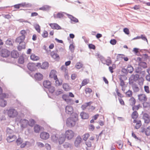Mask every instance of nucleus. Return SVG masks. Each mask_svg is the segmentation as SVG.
I'll return each instance as SVG.
<instances>
[{"instance_id": "obj_1", "label": "nucleus", "mask_w": 150, "mask_h": 150, "mask_svg": "<svg viewBox=\"0 0 150 150\" xmlns=\"http://www.w3.org/2000/svg\"><path fill=\"white\" fill-rule=\"evenodd\" d=\"M78 115L76 113H74L72 116L68 118L66 120V125L69 127H74L76 124Z\"/></svg>"}, {"instance_id": "obj_2", "label": "nucleus", "mask_w": 150, "mask_h": 150, "mask_svg": "<svg viewBox=\"0 0 150 150\" xmlns=\"http://www.w3.org/2000/svg\"><path fill=\"white\" fill-rule=\"evenodd\" d=\"M20 33L21 35L16 38V42L19 44L22 43L24 44L25 43L24 42V41L25 38L26 32L25 30H22L20 31Z\"/></svg>"}, {"instance_id": "obj_3", "label": "nucleus", "mask_w": 150, "mask_h": 150, "mask_svg": "<svg viewBox=\"0 0 150 150\" xmlns=\"http://www.w3.org/2000/svg\"><path fill=\"white\" fill-rule=\"evenodd\" d=\"M7 115L8 117L10 118H14L18 115L17 111L14 108H10L7 110Z\"/></svg>"}, {"instance_id": "obj_4", "label": "nucleus", "mask_w": 150, "mask_h": 150, "mask_svg": "<svg viewBox=\"0 0 150 150\" xmlns=\"http://www.w3.org/2000/svg\"><path fill=\"white\" fill-rule=\"evenodd\" d=\"M74 135V133L72 130H68L66 131L65 136L67 139L70 140L73 138Z\"/></svg>"}, {"instance_id": "obj_5", "label": "nucleus", "mask_w": 150, "mask_h": 150, "mask_svg": "<svg viewBox=\"0 0 150 150\" xmlns=\"http://www.w3.org/2000/svg\"><path fill=\"white\" fill-rule=\"evenodd\" d=\"M139 76L138 74L132 75L129 78V83L131 84L133 83L134 81H136L138 80Z\"/></svg>"}, {"instance_id": "obj_6", "label": "nucleus", "mask_w": 150, "mask_h": 150, "mask_svg": "<svg viewBox=\"0 0 150 150\" xmlns=\"http://www.w3.org/2000/svg\"><path fill=\"white\" fill-rule=\"evenodd\" d=\"M19 122L21 124V127L24 128H26L27 127L29 121L25 119H21L20 120Z\"/></svg>"}, {"instance_id": "obj_7", "label": "nucleus", "mask_w": 150, "mask_h": 150, "mask_svg": "<svg viewBox=\"0 0 150 150\" xmlns=\"http://www.w3.org/2000/svg\"><path fill=\"white\" fill-rule=\"evenodd\" d=\"M27 67L31 71H35L36 69V64L33 63H29L28 64Z\"/></svg>"}, {"instance_id": "obj_8", "label": "nucleus", "mask_w": 150, "mask_h": 150, "mask_svg": "<svg viewBox=\"0 0 150 150\" xmlns=\"http://www.w3.org/2000/svg\"><path fill=\"white\" fill-rule=\"evenodd\" d=\"M10 52L8 50L4 49L2 50L1 52V56L4 57H7L10 54Z\"/></svg>"}, {"instance_id": "obj_9", "label": "nucleus", "mask_w": 150, "mask_h": 150, "mask_svg": "<svg viewBox=\"0 0 150 150\" xmlns=\"http://www.w3.org/2000/svg\"><path fill=\"white\" fill-rule=\"evenodd\" d=\"M82 139L80 136H78L76 138L74 142V144L76 147H78L79 146L80 144L81 143Z\"/></svg>"}, {"instance_id": "obj_10", "label": "nucleus", "mask_w": 150, "mask_h": 150, "mask_svg": "<svg viewBox=\"0 0 150 150\" xmlns=\"http://www.w3.org/2000/svg\"><path fill=\"white\" fill-rule=\"evenodd\" d=\"M138 99L140 102H145L147 100L146 96L145 94H140L138 95Z\"/></svg>"}, {"instance_id": "obj_11", "label": "nucleus", "mask_w": 150, "mask_h": 150, "mask_svg": "<svg viewBox=\"0 0 150 150\" xmlns=\"http://www.w3.org/2000/svg\"><path fill=\"white\" fill-rule=\"evenodd\" d=\"M73 107L70 105H67L65 108V112L69 115L73 113Z\"/></svg>"}, {"instance_id": "obj_12", "label": "nucleus", "mask_w": 150, "mask_h": 150, "mask_svg": "<svg viewBox=\"0 0 150 150\" xmlns=\"http://www.w3.org/2000/svg\"><path fill=\"white\" fill-rule=\"evenodd\" d=\"M6 140L8 142H11L14 141L16 138V136L15 135H10L6 136Z\"/></svg>"}, {"instance_id": "obj_13", "label": "nucleus", "mask_w": 150, "mask_h": 150, "mask_svg": "<svg viewBox=\"0 0 150 150\" xmlns=\"http://www.w3.org/2000/svg\"><path fill=\"white\" fill-rule=\"evenodd\" d=\"M142 117L144 120V122L145 123L148 124L149 123L150 120V118L148 114L146 113H144Z\"/></svg>"}, {"instance_id": "obj_14", "label": "nucleus", "mask_w": 150, "mask_h": 150, "mask_svg": "<svg viewBox=\"0 0 150 150\" xmlns=\"http://www.w3.org/2000/svg\"><path fill=\"white\" fill-rule=\"evenodd\" d=\"M49 134L46 132H42L40 134V137L43 139H47L49 137Z\"/></svg>"}, {"instance_id": "obj_15", "label": "nucleus", "mask_w": 150, "mask_h": 150, "mask_svg": "<svg viewBox=\"0 0 150 150\" xmlns=\"http://www.w3.org/2000/svg\"><path fill=\"white\" fill-rule=\"evenodd\" d=\"M59 137L58 134H53L51 136V139L54 142L57 143L58 142Z\"/></svg>"}, {"instance_id": "obj_16", "label": "nucleus", "mask_w": 150, "mask_h": 150, "mask_svg": "<svg viewBox=\"0 0 150 150\" xmlns=\"http://www.w3.org/2000/svg\"><path fill=\"white\" fill-rule=\"evenodd\" d=\"M65 14H66L68 17L71 20V21H72L75 23H77L79 22L78 20L73 16L72 15L69 14H67L66 13H64Z\"/></svg>"}, {"instance_id": "obj_17", "label": "nucleus", "mask_w": 150, "mask_h": 150, "mask_svg": "<svg viewBox=\"0 0 150 150\" xmlns=\"http://www.w3.org/2000/svg\"><path fill=\"white\" fill-rule=\"evenodd\" d=\"M49 25L52 29H54L59 30L62 29L61 27L56 23H50Z\"/></svg>"}, {"instance_id": "obj_18", "label": "nucleus", "mask_w": 150, "mask_h": 150, "mask_svg": "<svg viewBox=\"0 0 150 150\" xmlns=\"http://www.w3.org/2000/svg\"><path fill=\"white\" fill-rule=\"evenodd\" d=\"M65 137L64 135L62 134L59 136L58 138V142L59 144H63L65 140Z\"/></svg>"}, {"instance_id": "obj_19", "label": "nucleus", "mask_w": 150, "mask_h": 150, "mask_svg": "<svg viewBox=\"0 0 150 150\" xmlns=\"http://www.w3.org/2000/svg\"><path fill=\"white\" fill-rule=\"evenodd\" d=\"M56 71L54 70H52L51 71L50 75L49 77L50 78H53L54 79H57V76L55 74Z\"/></svg>"}, {"instance_id": "obj_20", "label": "nucleus", "mask_w": 150, "mask_h": 150, "mask_svg": "<svg viewBox=\"0 0 150 150\" xmlns=\"http://www.w3.org/2000/svg\"><path fill=\"white\" fill-rule=\"evenodd\" d=\"M65 12H60L58 13L57 15L54 14L53 16L54 18H63L64 16V14H65Z\"/></svg>"}, {"instance_id": "obj_21", "label": "nucleus", "mask_w": 150, "mask_h": 150, "mask_svg": "<svg viewBox=\"0 0 150 150\" xmlns=\"http://www.w3.org/2000/svg\"><path fill=\"white\" fill-rule=\"evenodd\" d=\"M34 76L35 79L37 80L41 81L43 79L42 75L39 73H36Z\"/></svg>"}, {"instance_id": "obj_22", "label": "nucleus", "mask_w": 150, "mask_h": 150, "mask_svg": "<svg viewBox=\"0 0 150 150\" xmlns=\"http://www.w3.org/2000/svg\"><path fill=\"white\" fill-rule=\"evenodd\" d=\"M50 55L54 59H59V56L54 51L51 52L50 53Z\"/></svg>"}, {"instance_id": "obj_23", "label": "nucleus", "mask_w": 150, "mask_h": 150, "mask_svg": "<svg viewBox=\"0 0 150 150\" xmlns=\"http://www.w3.org/2000/svg\"><path fill=\"white\" fill-rule=\"evenodd\" d=\"M43 85L44 87L47 89L49 88L51 85V83L50 81H45L43 82Z\"/></svg>"}, {"instance_id": "obj_24", "label": "nucleus", "mask_w": 150, "mask_h": 150, "mask_svg": "<svg viewBox=\"0 0 150 150\" xmlns=\"http://www.w3.org/2000/svg\"><path fill=\"white\" fill-rule=\"evenodd\" d=\"M7 104L6 100L3 99H0V106L2 107H5Z\"/></svg>"}, {"instance_id": "obj_25", "label": "nucleus", "mask_w": 150, "mask_h": 150, "mask_svg": "<svg viewBox=\"0 0 150 150\" xmlns=\"http://www.w3.org/2000/svg\"><path fill=\"white\" fill-rule=\"evenodd\" d=\"M80 115L81 118L83 119H87L89 117L87 113L84 112H81Z\"/></svg>"}, {"instance_id": "obj_26", "label": "nucleus", "mask_w": 150, "mask_h": 150, "mask_svg": "<svg viewBox=\"0 0 150 150\" xmlns=\"http://www.w3.org/2000/svg\"><path fill=\"white\" fill-rule=\"evenodd\" d=\"M129 101V104L132 106L134 105L136 102L135 99L133 97H132L130 98Z\"/></svg>"}, {"instance_id": "obj_27", "label": "nucleus", "mask_w": 150, "mask_h": 150, "mask_svg": "<svg viewBox=\"0 0 150 150\" xmlns=\"http://www.w3.org/2000/svg\"><path fill=\"white\" fill-rule=\"evenodd\" d=\"M11 56L12 57L17 58L19 56V54L17 51L13 50L11 52Z\"/></svg>"}, {"instance_id": "obj_28", "label": "nucleus", "mask_w": 150, "mask_h": 150, "mask_svg": "<svg viewBox=\"0 0 150 150\" xmlns=\"http://www.w3.org/2000/svg\"><path fill=\"white\" fill-rule=\"evenodd\" d=\"M55 80V85L56 86H59L61 85L62 84V81L61 79H54Z\"/></svg>"}, {"instance_id": "obj_29", "label": "nucleus", "mask_w": 150, "mask_h": 150, "mask_svg": "<svg viewBox=\"0 0 150 150\" xmlns=\"http://www.w3.org/2000/svg\"><path fill=\"white\" fill-rule=\"evenodd\" d=\"M132 88L134 92H138L139 90V88L137 85L135 84H134L132 85Z\"/></svg>"}, {"instance_id": "obj_30", "label": "nucleus", "mask_w": 150, "mask_h": 150, "mask_svg": "<svg viewBox=\"0 0 150 150\" xmlns=\"http://www.w3.org/2000/svg\"><path fill=\"white\" fill-rule=\"evenodd\" d=\"M6 136L12 135L13 132V130L9 127H7L6 129Z\"/></svg>"}, {"instance_id": "obj_31", "label": "nucleus", "mask_w": 150, "mask_h": 150, "mask_svg": "<svg viewBox=\"0 0 150 150\" xmlns=\"http://www.w3.org/2000/svg\"><path fill=\"white\" fill-rule=\"evenodd\" d=\"M31 60L33 61H37L39 59V57L38 56H36L35 54H32L30 57Z\"/></svg>"}, {"instance_id": "obj_32", "label": "nucleus", "mask_w": 150, "mask_h": 150, "mask_svg": "<svg viewBox=\"0 0 150 150\" xmlns=\"http://www.w3.org/2000/svg\"><path fill=\"white\" fill-rule=\"evenodd\" d=\"M48 65L49 64L48 62H45L42 63L41 66V68L42 69H46L48 67Z\"/></svg>"}, {"instance_id": "obj_33", "label": "nucleus", "mask_w": 150, "mask_h": 150, "mask_svg": "<svg viewBox=\"0 0 150 150\" xmlns=\"http://www.w3.org/2000/svg\"><path fill=\"white\" fill-rule=\"evenodd\" d=\"M34 131L36 133H38L41 129V127L38 125H36L34 128Z\"/></svg>"}, {"instance_id": "obj_34", "label": "nucleus", "mask_w": 150, "mask_h": 150, "mask_svg": "<svg viewBox=\"0 0 150 150\" xmlns=\"http://www.w3.org/2000/svg\"><path fill=\"white\" fill-rule=\"evenodd\" d=\"M138 114L136 111H134L132 114V117L133 119H136L138 116Z\"/></svg>"}, {"instance_id": "obj_35", "label": "nucleus", "mask_w": 150, "mask_h": 150, "mask_svg": "<svg viewBox=\"0 0 150 150\" xmlns=\"http://www.w3.org/2000/svg\"><path fill=\"white\" fill-rule=\"evenodd\" d=\"M127 69L128 72L130 73H132L134 71L133 67L130 65H129L127 66Z\"/></svg>"}, {"instance_id": "obj_36", "label": "nucleus", "mask_w": 150, "mask_h": 150, "mask_svg": "<svg viewBox=\"0 0 150 150\" xmlns=\"http://www.w3.org/2000/svg\"><path fill=\"white\" fill-rule=\"evenodd\" d=\"M83 65L81 62H77L75 65V67L77 69H80L83 67Z\"/></svg>"}, {"instance_id": "obj_37", "label": "nucleus", "mask_w": 150, "mask_h": 150, "mask_svg": "<svg viewBox=\"0 0 150 150\" xmlns=\"http://www.w3.org/2000/svg\"><path fill=\"white\" fill-rule=\"evenodd\" d=\"M8 94L6 93H1L0 94V99L8 98Z\"/></svg>"}, {"instance_id": "obj_38", "label": "nucleus", "mask_w": 150, "mask_h": 150, "mask_svg": "<svg viewBox=\"0 0 150 150\" xmlns=\"http://www.w3.org/2000/svg\"><path fill=\"white\" fill-rule=\"evenodd\" d=\"M112 62L110 59H106L105 60V61L104 62V63H103L104 64H106L108 66L110 65L111 64Z\"/></svg>"}, {"instance_id": "obj_39", "label": "nucleus", "mask_w": 150, "mask_h": 150, "mask_svg": "<svg viewBox=\"0 0 150 150\" xmlns=\"http://www.w3.org/2000/svg\"><path fill=\"white\" fill-rule=\"evenodd\" d=\"M47 89L49 92L52 94L55 91V88L52 86H50V87Z\"/></svg>"}, {"instance_id": "obj_40", "label": "nucleus", "mask_w": 150, "mask_h": 150, "mask_svg": "<svg viewBox=\"0 0 150 150\" xmlns=\"http://www.w3.org/2000/svg\"><path fill=\"white\" fill-rule=\"evenodd\" d=\"M126 96L128 97H132V91L129 90L125 93Z\"/></svg>"}, {"instance_id": "obj_41", "label": "nucleus", "mask_w": 150, "mask_h": 150, "mask_svg": "<svg viewBox=\"0 0 150 150\" xmlns=\"http://www.w3.org/2000/svg\"><path fill=\"white\" fill-rule=\"evenodd\" d=\"M139 66L143 67V68H145L147 67V64L145 62H140L139 63Z\"/></svg>"}, {"instance_id": "obj_42", "label": "nucleus", "mask_w": 150, "mask_h": 150, "mask_svg": "<svg viewBox=\"0 0 150 150\" xmlns=\"http://www.w3.org/2000/svg\"><path fill=\"white\" fill-rule=\"evenodd\" d=\"M62 86L63 89L65 91H68L69 88L68 85L66 83H64L63 84Z\"/></svg>"}, {"instance_id": "obj_43", "label": "nucleus", "mask_w": 150, "mask_h": 150, "mask_svg": "<svg viewBox=\"0 0 150 150\" xmlns=\"http://www.w3.org/2000/svg\"><path fill=\"white\" fill-rule=\"evenodd\" d=\"M18 62L19 63L22 64L24 62V58L23 56H21L18 58Z\"/></svg>"}, {"instance_id": "obj_44", "label": "nucleus", "mask_w": 150, "mask_h": 150, "mask_svg": "<svg viewBox=\"0 0 150 150\" xmlns=\"http://www.w3.org/2000/svg\"><path fill=\"white\" fill-rule=\"evenodd\" d=\"M50 7L48 5H45L39 8L40 10L43 11H47L48 10Z\"/></svg>"}, {"instance_id": "obj_45", "label": "nucleus", "mask_w": 150, "mask_h": 150, "mask_svg": "<svg viewBox=\"0 0 150 150\" xmlns=\"http://www.w3.org/2000/svg\"><path fill=\"white\" fill-rule=\"evenodd\" d=\"M34 28L38 33H40V27L38 24H36L35 25H34Z\"/></svg>"}, {"instance_id": "obj_46", "label": "nucleus", "mask_w": 150, "mask_h": 150, "mask_svg": "<svg viewBox=\"0 0 150 150\" xmlns=\"http://www.w3.org/2000/svg\"><path fill=\"white\" fill-rule=\"evenodd\" d=\"M145 134L147 136L150 135V127L149 126L146 129Z\"/></svg>"}, {"instance_id": "obj_47", "label": "nucleus", "mask_w": 150, "mask_h": 150, "mask_svg": "<svg viewBox=\"0 0 150 150\" xmlns=\"http://www.w3.org/2000/svg\"><path fill=\"white\" fill-rule=\"evenodd\" d=\"M35 124V120L32 119H30L29 120L28 125L30 127H33Z\"/></svg>"}, {"instance_id": "obj_48", "label": "nucleus", "mask_w": 150, "mask_h": 150, "mask_svg": "<svg viewBox=\"0 0 150 150\" xmlns=\"http://www.w3.org/2000/svg\"><path fill=\"white\" fill-rule=\"evenodd\" d=\"M23 142V139L21 138H18L16 141L17 145H18L21 144Z\"/></svg>"}, {"instance_id": "obj_49", "label": "nucleus", "mask_w": 150, "mask_h": 150, "mask_svg": "<svg viewBox=\"0 0 150 150\" xmlns=\"http://www.w3.org/2000/svg\"><path fill=\"white\" fill-rule=\"evenodd\" d=\"M141 125V121L140 120H139L136 123L135 126V128L136 129H138L140 128Z\"/></svg>"}, {"instance_id": "obj_50", "label": "nucleus", "mask_w": 150, "mask_h": 150, "mask_svg": "<svg viewBox=\"0 0 150 150\" xmlns=\"http://www.w3.org/2000/svg\"><path fill=\"white\" fill-rule=\"evenodd\" d=\"M89 80L88 79H85L83 80L81 84L82 86H83L87 84L89 82Z\"/></svg>"}, {"instance_id": "obj_51", "label": "nucleus", "mask_w": 150, "mask_h": 150, "mask_svg": "<svg viewBox=\"0 0 150 150\" xmlns=\"http://www.w3.org/2000/svg\"><path fill=\"white\" fill-rule=\"evenodd\" d=\"M89 136L90 135L88 133L86 134H84L83 136V139L84 141H86L87 139L89 137Z\"/></svg>"}, {"instance_id": "obj_52", "label": "nucleus", "mask_w": 150, "mask_h": 150, "mask_svg": "<svg viewBox=\"0 0 150 150\" xmlns=\"http://www.w3.org/2000/svg\"><path fill=\"white\" fill-rule=\"evenodd\" d=\"M124 55L122 54H118L117 56V60H121L123 58V57Z\"/></svg>"}, {"instance_id": "obj_53", "label": "nucleus", "mask_w": 150, "mask_h": 150, "mask_svg": "<svg viewBox=\"0 0 150 150\" xmlns=\"http://www.w3.org/2000/svg\"><path fill=\"white\" fill-rule=\"evenodd\" d=\"M98 58L100 59L101 61V62L102 63H104V62L105 61V59L104 57H103V56L100 55H98Z\"/></svg>"}, {"instance_id": "obj_54", "label": "nucleus", "mask_w": 150, "mask_h": 150, "mask_svg": "<svg viewBox=\"0 0 150 150\" xmlns=\"http://www.w3.org/2000/svg\"><path fill=\"white\" fill-rule=\"evenodd\" d=\"M63 146L64 148H70L71 146V145L69 143L66 142L63 145Z\"/></svg>"}, {"instance_id": "obj_55", "label": "nucleus", "mask_w": 150, "mask_h": 150, "mask_svg": "<svg viewBox=\"0 0 150 150\" xmlns=\"http://www.w3.org/2000/svg\"><path fill=\"white\" fill-rule=\"evenodd\" d=\"M69 49L71 52H73L74 50V47L73 44H71L69 46Z\"/></svg>"}, {"instance_id": "obj_56", "label": "nucleus", "mask_w": 150, "mask_h": 150, "mask_svg": "<svg viewBox=\"0 0 150 150\" xmlns=\"http://www.w3.org/2000/svg\"><path fill=\"white\" fill-rule=\"evenodd\" d=\"M48 33L46 30H44L43 33L42 34V36L44 38H46L48 37Z\"/></svg>"}, {"instance_id": "obj_57", "label": "nucleus", "mask_w": 150, "mask_h": 150, "mask_svg": "<svg viewBox=\"0 0 150 150\" xmlns=\"http://www.w3.org/2000/svg\"><path fill=\"white\" fill-rule=\"evenodd\" d=\"M140 106V105L139 104L137 105H134L132 106V109L133 110L136 111V110H137L139 109V107Z\"/></svg>"}, {"instance_id": "obj_58", "label": "nucleus", "mask_w": 150, "mask_h": 150, "mask_svg": "<svg viewBox=\"0 0 150 150\" xmlns=\"http://www.w3.org/2000/svg\"><path fill=\"white\" fill-rule=\"evenodd\" d=\"M30 144V142L28 141H26L25 143L21 144V148H24L27 144Z\"/></svg>"}, {"instance_id": "obj_59", "label": "nucleus", "mask_w": 150, "mask_h": 150, "mask_svg": "<svg viewBox=\"0 0 150 150\" xmlns=\"http://www.w3.org/2000/svg\"><path fill=\"white\" fill-rule=\"evenodd\" d=\"M140 38L142 39V40H143L144 41H146L147 43H148V40H147V39L145 37V35H141V36H140Z\"/></svg>"}, {"instance_id": "obj_60", "label": "nucleus", "mask_w": 150, "mask_h": 150, "mask_svg": "<svg viewBox=\"0 0 150 150\" xmlns=\"http://www.w3.org/2000/svg\"><path fill=\"white\" fill-rule=\"evenodd\" d=\"M37 146L39 147H43L44 146V144L42 143L37 142L36 143Z\"/></svg>"}, {"instance_id": "obj_61", "label": "nucleus", "mask_w": 150, "mask_h": 150, "mask_svg": "<svg viewBox=\"0 0 150 150\" xmlns=\"http://www.w3.org/2000/svg\"><path fill=\"white\" fill-rule=\"evenodd\" d=\"M85 92L86 94H90L92 92V90L90 88H87L85 89Z\"/></svg>"}, {"instance_id": "obj_62", "label": "nucleus", "mask_w": 150, "mask_h": 150, "mask_svg": "<svg viewBox=\"0 0 150 150\" xmlns=\"http://www.w3.org/2000/svg\"><path fill=\"white\" fill-rule=\"evenodd\" d=\"M138 80L139 82V85H141L143 84L144 79L143 78H139Z\"/></svg>"}, {"instance_id": "obj_63", "label": "nucleus", "mask_w": 150, "mask_h": 150, "mask_svg": "<svg viewBox=\"0 0 150 150\" xmlns=\"http://www.w3.org/2000/svg\"><path fill=\"white\" fill-rule=\"evenodd\" d=\"M116 42L117 41L115 39H112L110 41V43L112 45H115L116 44Z\"/></svg>"}, {"instance_id": "obj_64", "label": "nucleus", "mask_w": 150, "mask_h": 150, "mask_svg": "<svg viewBox=\"0 0 150 150\" xmlns=\"http://www.w3.org/2000/svg\"><path fill=\"white\" fill-rule=\"evenodd\" d=\"M6 44L7 45H12V42L10 40L8 39L6 41Z\"/></svg>"}]
</instances>
